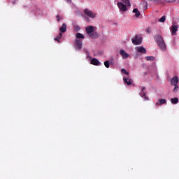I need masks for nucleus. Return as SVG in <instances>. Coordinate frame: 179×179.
<instances>
[{
  "instance_id": "f257e3e1",
  "label": "nucleus",
  "mask_w": 179,
  "mask_h": 179,
  "mask_svg": "<svg viewBox=\"0 0 179 179\" xmlns=\"http://www.w3.org/2000/svg\"><path fill=\"white\" fill-rule=\"evenodd\" d=\"M154 40L156 44H157V45L159 47L161 50H162V51H166V43L164 42V39H163V36H162V35H155L154 36Z\"/></svg>"
},
{
  "instance_id": "f03ea898",
  "label": "nucleus",
  "mask_w": 179,
  "mask_h": 179,
  "mask_svg": "<svg viewBox=\"0 0 179 179\" xmlns=\"http://www.w3.org/2000/svg\"><path fill=\"white\" fill-rule=\"evenodd\" d=\"M178 76H174L171 80V86H174V89L173 90V93H177L178 92Z\"/></svg>"
},
{
  "instance_id": "7ed1b4c3",
  "label": "nucleus",
  "mask_w": 179,
  "mask_h": 179,
  "mask_svg": "<svg viewBox=\"0 0 179 179\" xmlns=\"http://www.w3.org/2000/svg\"><path fill=\"white\" fill-rule=\"evenodd\" d=\"M84 13L86 15V16H88V17H90L91 19H94V17L96 16V13H93V11L87 8L84 10Z\"/></svg>"
},
{
  "instance_id": "20e7f679",
  "label": "nucleus",
  "mask_w": 179,
  "mask_h": 179,
  "mask_svg": "<svg viewBox=\"0 0 179 179\" xmlns=\"http://www.w3.org/2000/svg\"><path fill=\"white\" fill-rule=\"evenodd\" d=\"M117 6L121 12H127V7L129 6H127V4H124L122 2H117Z\"/></svg>"
},
{
  "instance_id": "39448f33",
  "label": "nucleus",
  "mask_w": 179,
  "mask_h": 179,
  "mask_svg": "<svg viewBox=\"0 0 179 179\" xmlns=\"http://www.w3.org/2000/svg\"><path fill=\"white\" fill-rule=\"evenodd\" d=\"M131 41L134 45H138L142 43V38L138 37V35H136L135 38L131 39Z\"/></svg>"
},
{
  "instance_id": "423d86ee",
  "label": "nucleus",
  "mask_w": 179,
  "mask_h": 179,
  "mask_svg": "<svg viewBox=\"0 0 179 179\" xmlns=\"http://www.w3.org/2000/svg\"><path fill=\"white\" fill-rule=\"evenodd\" d=\"M85 31L88 34V36H90L91 34H92L94 31V27L92 25L90 27H87L85 28Z\"/></svg>"
},
{
  "instance_id": "0eeeda50",
  "label": "nucleus",
  "mask_w": 179,
  "mask_h": 179,
  "mask_svg": "<svg viewBox=\"0 0 179 179\" xmlns=\"http://www.w3.org/2000/svg\"><path fill=\"white\" fill-rule=\"evenodd\" d=\"M120 55L124 59H127V58H129V55L125 52L124 50H120Z\"/></svg>"
},
{
  "instance_id": "6e6552de",
  "label": "nucleus",
  "mask_w": 179,
  "mask_h": 179,
  "mask_svg": "<svg viewBox=\"0 0 179 179\" xmlns=\"http://www.w3.org/2000/svg\"><path fill=\"white\" fill-rule=\"evenodd\" d=\"M90 64L91 65H95L96 66H99V65H101V63H100V62H99V60L96 58H93L90 61Z\"/></svg>"
},
{
  "instance_id": "1a4fd4ad",
  "label": "nucleus",
  "mask_w": 179,
  "mask_h": 179,
  "mask_svg": "<svg viewBox=\"0 0 179 179\" xmlns=\"http://www.w3.org/2000/svg\"><path fill=\"white\" fill-rule=\"evenodd\" d=\"M75 44H76V50H80L82 48V45H83L82 41L77 39L76 40Z\"/></svg>"
},
{
  "instance_id": "9d476101",
  "label": "nucleus",
  "mask_w": 179,
  "mask_h": 179,
  "mask_svg": "<svg viewBox=\"0 0 179 179\" xmlns=\"http://www.w3.org/2000/svg\"><path fill=\"white\" fill-rule=\"evenodd\" d=\"M124 83H126V85H128L129 86L130 85H132V79H129V78L124 77L123 78Z\"/></svg>"
},
{
  "instance_id": "9b49d317",
  "label": "nucleus",
  "mask_w": 179,
  "mask_h": 179,
  "mask_svg": "<svg viewBox=\"0 0 179 179\" xmlns=\"http://www.w3.org/2000/svg\"><path fill=\"white\" fill-rule=\"evenodd\" d=\"M159 102L156 103L157 106H163V104H166L167 103V101L164 99H161L158 100Z\"/></svg>"
},
{
  "instance_id": "f8f14e48",
  "label": "nucleus",
  "mask_w": 179,
  "mask_h": 179,
  "mask_svg": "<svg viewBox=\"0 0 179 179\" xmlns=\"http://www.w3.org/2000/svg\"><path fill=\"white\" fill-rule=\"evenodd\" d=\"M137 51L141 54H146V49L143 46L137 48Z\"/></svg>"
},
{
  "instance_id": "ddd939ff",
  "label": "nucleus",
  "mask_w": 179,
  "mask_h": 179,
  "mask_svg": "<svg viewBox=\"0 0 179 179\" xmlns=\"http://www.w3.org/2000/svg\"><path fill=\"white\" fill-rule=\"evenodd\" d=\"M178 30V26H177V25H173V26L171 27L172 34H176Z\"/></svg>"
},
{
  "instance_id": "4468645a",
  "label": "nucleus",
  "mask_w": 179,
  "mask_h": 179,
  "mask_svg": "<svg viewBox=\"0 0 179 179\" xmlns=\"http://www.w3.org/2000/svg\"><path fill=\"white\" fill-rule=\"evenodd\" d=\"M61 33H65L66 31V24H62V26L59 28Z\"/></svg>"
},
{
  "instance_id": "2eb2a0df",
  "label": "nucleus",
  "mask_w": 179,
  "mask_h": 179,
  "mask_svg": "<svg viewBox=\"0 0 179 179\" xmlns=\"http://www.w3.org/2000/svg\"><path fill=\"white\" fill-rule=\"evenodd\" d=\"M133 13H135L136 17H139V16H141V12H139V10H138V8H134L133 10Z\"/></svg>"
},
{
  "instance_id": "dca6fc26",
  "label": "nucleus",
  "mask_w": 179,
  "mask_h": 179,
  "mask_svg": "<svg viewBox=\"0 0 179 179\" xmlns=\"http://www.w3.org/2000/svg\"><path fill=\"white\" fill-rule=\"evenodd\" d=\"M89 36L91 38H97L99 37V34L97 32H92Z\"/></svg>"
},
{
  "instance_id": "f3484780",
  "label": "nucleus",
  "mask_w": 179,
  "mask_h": 179,
  "mask_svg": "<svg viewBox=\"0 0 179 179\" xmlns=\"http://www.w3.org/2000/svg\"><path fill=\"white\" fill-rule=\"evenodd\" d=\"M171 103L172 104H178V98L175 97V98L171 99Z\"/></svg>"
},
{
  "instance_id": "a211bd4d",
  "label": "nucleus",
  "mask_w": 179,
  "mask_h": 179,
  "mask_svg": "<svg viewBox=\"0 0 179 179\" xmlns=\"http://www.w3.org/2000/svg\"><path fill=\"white\" fill-rule=\"evenodd\" d=\"M76 37V38H85V36L80 33H77Z\"/></svg>"
},
{
  "instance_id": "6ab92c4d",
  "label": "nucleus",
  "mask_w": 179,
  "mask_h": 179,
  "mask_svg": "<svg viewBox=\"0 0 179 179\" xmlns=\"http://www.w3.org/2000/svg\"><path fill=\"white\" fill-rule=\"evenodd\" d=\"M147 61H155V57L153 56H147L145 57Z\"/></svg>"
},
{
  "instance_id": "aec40b11",
  "label": "nucleus",
  "mask_w": 179,
  "mask_h": 179,
  "mask_svg": "<svg viewBox=\"0 0 179 179\" xmlns=\"http://www.w3.org/2000/svg\"><path fill=\"white\" fill-rule=\"evenodd\" d=\"M159 22H160V23H164V22H166V16H162L159 20Z\"/></svg>"
},
{
  "instance_id": "412c9836",
  "label": "nucleus",
  "mask_w": 179,
  "mask_h": 179,
  "mask_svg": "<svg viewBox=\"0 0 179 179\" xmlns=\"http://www.w3.org/2000/svg\"><path fill=\"white\" fill-rule=\"evenodd\" d=\"M122 2L125 3L127 6H131V3L129 2V0H122Z\"/></svg>"
},
{
  "instance_id": "4be33fe9",
  "label": "nucleus",
  "mask_w": 179,
  "mask_h": 179,
  "mask_svg": "<svg viewBox=\"0 0 179 179\" xmlns=\"http://www.w3.org/2000/svg\"><path fill=\"white\" fill-rule=\"evenodd\" d=\"M104 66L106 68H110V62L109 61H105L104 62Z\"/></svg>"
},
{
  "instance_id": "5701e85b",
  "label": "nucleus",
  "mask_w": 179,
  "mask_h": 179,
  "mask_svg": "<svg viewBox=\"0 0 179 179\" xmlns=\"http://www.w3.org/2000/svg\"><path fill=\"white\" fill-rule=\"evenodd\" d=\"M73 27L76 31H79V30H80V27H79V25H74Z\"/></svg>"
},
{
  "instance_id": "b1692460",
  "label": "nucleus",
  "mask_w": 179,
  "mask_h": 179,
  "mask_svg": "<svg viewBox=\"0 0 179 179\" xmlns=\"http://www.w3.org/2000/svg\"><path fill=\"white\" fill-rule=\"evenodd\" d=\"M121 72H122V73H124V75H129V73H128V71H127V70H125V69H122Z\"/></svg>"
},
{
  "instance_id": "393cba45",
  "label": "nucleus",
  "mask_w": 179,
  "mask_h": 179,
  "mask_svg": "<svg viewBox=\"0 0 179 179\" xmlns=\"http://www.w3.org/2000/svg\"><path fill=\"white\" fill-rule=\"evenodd\" d=\"M164 1L168 3H174V2H176V1L177 0H164Z\"/></svg>"
},
{
  "instance_id": "a878e982",
  "label": "nucleus",
  "mask_w": 179,
  "mask_h": 179,
  "mask_svg": "<svg viewBox=\"0 0 179 179\" xmlns=\"http://www.w3.org/2000/svg\"><path fill=\"white\" fill-rule=\"evenodd\" d=\"M140 96L141 97H145V96H146V92H145L144 91H141L140 93Z\"/></svg>"
},
{
  "instance_id": "bb28decb",
  "label": "nucleus",
  "mask_w": 179,
  "mask_h": 179,
  "mask_svg": "<svg viewBox=\"0 0 179 179\" xmlns=\"http://www.w3.org/2000/svg\"><path fill=\"white\" fill-rule=\"evenodd\" d=\"M57 37L59 38V39L61 40V38H62V33H59V34Z\"/></svg>"
},
{
  "instance_id": "cd10ccee",
  "label": "nucleus",
  "mask_w": 179,
  "mask_h": 179,
  "mask_svg": "<svg viewBox=\"0 0 179 179\" xmlns=\"http://www.w3.org/2000/svg\"><path fill=\"white\" fill-rule=\"evenodd\" d=\"M145 31L147 32V33H150V28H147L146 29H145Z\"/></svg>"
},
{
  "instance_id": "c85d7f7f",
  "label": "nucleus",
  "mask_w": 179,
  "mask_h": 179,
  "mask_svg": "<svg viewBox=\"0 0 179 179\" xmlns=\"http://www.w3.org/2000/svg\"><path fill=\"white\" fill-rule=\"evenodd\" d=\"M59 40L60 39H59V37H57V38H55V41H58L59 43H60Z\"/></svg>"
},
{
  "instance_id": "c756f323",
  "label": "nucleus",
  "mask_w": 179,
  "mask_h": 179,
  "mask_svg": "<svg viewBox=\"0 0 179 179\" xmlns=\"http://www.w3.org/2000/svg\"><path fill=\"white\" fill-rule=\"evenodd\" d=\"M144 90H146V87H142L141 92H143Z\"/></svg>"
},
{
  "instance_id": "7c9ffc66",
  "label": "nucleus",
  "mask_w": 179,
  "mask_h": 179,
  "mask_svg": "<svg viewBox=\"0 0 179 179\" xmlns=\"http://www.w3.org/2000/svg\"><path fill=\"white\" fill-rule=\"evenodd\" d=\"M144 99H145V100H149V96H144Z\"/></svg>"
},
{
  "instance_id": "2f4dec72",
  "label": "nucleus",
  "mask_w": 179,
  "mask_h": 179,
  "mask_svg": "<svg viewBox=\"0 0 179 179\" xmlns=\"http://www.w3.org/2000/svg\"><path fill=\"white\" fill-rule=\"evenodd\" d=\"M66 1L67 2V3H71V2H72L71 0H66Z\"/></svg>"
},
{
  "instance_id": "473e14b6",
  "label": "nucleus",
  "mask_w": 179,
  "mask_h": 179,
  "mask_svg": "<svg viewBox=\"0 0 179 179\" xmlns=\"http://www.w3.org/2000/svg\"><path fill=\"white\" fill-rule=\"evenodd\" d=\"M57 22H59V15H57Z\"/></svg>"
},
{
  "instance_id": "72a5a7b5",
  "label": "nucleus",
  "mask_w": 179,
  "mask_h": 179,
  "mask_svg": "<svg viewBox=\"0 0 179 179\" xmlns=\"http://www.w3.org/2000/svg\"><path fill=\"white\" fill-rule=\"evenodd\" d=\"M145 9H148V3H146Z\"/></svg>"
},
{
  "instance_id": "f704fd0d",
  "label": "nucleus",
  "mask_w": 179,
  "mask_h": 179,
  "mask_svg": "<svg viewBox=\"0 0 179 179\" xmlns=\"http://www.w3.org/2000/svg\"><path fill=\"white\" fill-rule=\"evenodd\" d=\"M148 1H152V0H148Z\"/></svg>"
}]
</instances>
